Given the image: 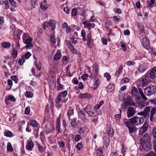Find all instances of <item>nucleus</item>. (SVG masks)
Returning a JSON list of instances; mask_svg holds the SVG:
<instances>
[{
  "label": "nucleus",
  "mask_w": 156,
  "mask_h": 156,
  "mask_svg": "<svg viewBox=\"0 0 156 156\" xmlns=\"http://www.w3.org/2000/svg\"><path fill=\"white\" fill-rule=\"evenodd\" d=\"M50 41L52 43H55L56 39L55 35L53 34H51L50 35Z\"/></svg>",
  "instance_id": "obj_31"
},
{
  "label": "nucleus",
  "mask_w": 156,
  "mask_h": 156,
  "mask_svg": "<svg viewBox=\"0 0 156 156\" xmlns=\"http://www.w3.org/2000/svg\"><path fill=\"white\" fill-rule=\"evenodd\" d=\"M150 78V75L148 73H146L144 76L140 79V81L143 87H144L147 85L149 81Z\"/></svg>",
  "instance_id": "obj_4"
},
{
  "label": "nucleus",
  "mask_w": 156,
  "mask_h": 156,
  "mask_svg": "<svg viewBox=\"0 0 156 156\" xmlns=\"http://www.w3.org/2000/svg\"><path fill=\"white\" fill-rule=\"evenodd\" d=\"M139 91L142 98L144 100H147V98H146V97L144 95L143 91L139 89Z\"/></svg>",
  "instance_id": "obj_30"
},
{
  "label": "nucleus",
  "mask_w": 156,
  "mask_h": 156,
  "mask_svg": "<svg viewBox=\"0 0 156 156\" xmlns=\"http://www.w3.org/2000/svg\"><path fill=\"white\" fill-rule=\"evenodd\" d=\"M140 107L143 108L147 105V103L145 101H141L140 102Z\"/></svg>",
  "instance_id": "obj_38"
},
{
  "label": "nucleus",
  "mask_w": 156,
  "mask_h": 156,
  "mask_svg": "<svg viewBox=\"0 0 156 156\" xmlns=\"http://www.w3.org/2000/svg\"><path fill=\"white\" fill-rule=\"evenodd\" d=\"M30 112V108L29 106L27 107L25 110V113L26 114H28Z\"/></svg>",
  "instance_id": "obj_57"
},
{
  "label": "nucleus",
  "mask_w": 156,
  "mask_h": 156,
  "mask_svg": "<svg viewBox=\"0 0 156 156\" xmlns=\"http://www.w3.org/2000/svg\"><path fill=\"white\" fill-rule=\"evenodd\" d=\"M138 93L136 88L134 87L131 91V94L133 96H137Z\"/></svg>",
  "instance_id": "obj_25"
},
{
  "label": "nucleus",
  "mask_w": 156,
  "mask_h": 156,
  "mask_svg": "<svg viewBox=\"0 0 156 156\" xmlns=\"http://www.w3.org/2000/svg\"><path fill=\"white\" fill-rule=\"evenodd\" d=\"M5 135L7 137H11L12 135V133L10 131H8L5 133Z\"/></svg>",
  "instance_id": "obj_45"
},
{
  "label": "nucleus",
  "mask_w": 156,
  "mask_h": 156,
  "mask_svg": "<svg viewBox=\"0 0 156 156\" xmlns=\"http://www.w3.org/2000/svg\"><path fill=\"white\" fill-rule=\"evenodd\" d=\"M123 66L122 65L119 66L118 70L116 71L115 73V75L117 76H118L122 72Z\"/></svg>",
  "instance_id": "obj_20"
},
{
  "label": "nucleus",
  "mask_w": 156,
  "mask_h": 156,
  "mask_svg": "<svg viewBox=\"0 0 156 156\" xmlns=\"http://www.w3.org/2000/svg\"><path fill=\"white\" fill-rule=\"evenodd\" d=\"M31 122H30L29 125H31L34 127H37L38 126V123L35 120H31Z\"/></svg>",
  "instance_id": "obj_26"
},
{
  "label": "nucleus",
  "mask_w": 156,
  "mask_h": 156,
  "mask_svg": "<svg viewBox=\"0 0 156 156\" xmlns=\"http://www.w3.org/2000/svg\"><path fill=\"white\" fill-rule=\"evenodd\" d=\"M49 27L48 22H46L43 25V28L44 29H46L47 28Z\"/></svg>",
  "instance_id": "obj_62"
},
{
  "label": "nucleus",
  "mask_w": 156,
  "mask_h": 156,
  "mask_svg": "<svg viewBox=\"0 0 156 156\" xmlns=\"http://www.w3.org/2000/svg\"><path fill=\"white\" fill-rule=\"evenodd\" d=\"M152 133L154 137L156 139V128L154 127L152 130Z\"/></svg>",
  "instance_id": "obj_61"
},
{
  "label": "nucleus",
  "mask_w": 156,
  "mask_h": 156,
  "mask_svg": "<svg viewBox=\"0 0 156 156\" xmlns=\"http://www.w3.org/2000/svg\"><path fill=\"white\" fill-rule=\"evenodd\" d=\"M113 86H112L111 84H109L107 87V90L109 92H112L114 89Z\"/></svg>",
  "instance_id": "obj_35"
},
{
  "label": "nucleus",
  "mask_w": 156,
  "mask_h": 156,
  "mask_svg": "<svg viewBox=\"0 0 156 156\" xmlns=\"http://www.w3.org/2000/svg\"><path fill=\"white\" fill-rule=\"evenodd\" d=\"M58 90H62L64 89L63 85L62 84H59L57 87Z\"/></svg>",
  "instance_id": "obj_54"
},
{
  "label": "nucleus",
  "mask_w": 156,
  "mask_h": 156,
  "mask_svg": "<svg viewBox=\"0 0 156 156\" xmlns=\"http://www.w3.org/2000/svg\"><path fill=\"white\" fill-rule=\"evenodd\" d=\"M123 123L129 129V133H135L136 131L137 128L135 126H132L128 121L125 119L123 121Z\"/></svg>",
  "instance_id": "obj_3"
},
{
  "label": "nucleus",
  "mask_w": 156,
  "mask_h": 156,
  "mask_svg": "<svg viewBox=\"0 0 156 156\" xmlns=\"http://www.w3.org/2000/svg\"><path fill=\"white\" fill-rule=\"evenodd\" d=\"M3 3L5 5V9H8L9 8V5L8 1H3Z\"/></svg>",
  "instance_id": "obj_56"
},
{
  "label": "nucleus",
  "mask_w": 156,
  "mask_h": 156,
  "mask_svg": "<svg viewBox=\"0 0 156 156\" xmlns=\"http://www.w3.org/2000/svg\"><path fill=\"white\" fill-rule=\"evenodd\" d=\"M87 113L90 116H95L96 114L95 112L93 111H92V110L89 111L87 112Z\"/></svg>",
  "instance_id": "obj_37"
},
{
  "label": "nucleus",
  "mask_w": 156,
  "mask_h": 156,
  "mask_svg": "<svg viewBox=\"0 0 156 156\" xmlns=\"http://www.w3.org/2000/svg\"><path fill=\"white\" fill-rule=\"evenodd\" d=\"M83 24L84 25V28H87L88 30H90L91 28H94L95 26V24L93 23H90L88 20L84 21Z\"/></svg>",
  "instance_id": "obj_7"
},
{
  "label": "nucleus",
  "mask_w": 156,
  "mask_h": 156,
  "mask_svg": "<svg viewBox=\"0 0 156 156\" xmlns=\"http://www.w3.org/2000/svg\"><path fill=\"white\" fill-rule=\"evenodd\" d=\"M100 83V80L99 79H97L95 80L93 84L94 89H96L98 87Z\"/></svg>",
  "instance_id": "obj_23"
},
{
  "label": "nucleus",
  "mask_w": 156,
  "mask_h": 156,
  "mask_svg": "<svg viewBox=\"0 0 156 156\" xmlns=\"http://www.w3.org/2000/svg\"><path fill=\"white\" fill-rule=\"evenodd\" d=\"M71 126L72 127L75 126L76 124V121L75 119H73L71 122Z\"/></svg>",
  "instance_id": "obj_51"
},
{
  "label": "nucleus",
  "mask_w": 156,
  "mask_h": 156,
  "mask_svg": "<svg viewBox=\"0 0 156 156\" xmlns=\"http://www.w3.org/2000/svg\"><path fill=\"white\" fill-rule=\"evenodd\" d=\"M8 100L10 101H15V98L14 97L12 96L9 95L8 96Z\"/></svg>",
  "instance_id": "obj_60"
},
{
  "label": "nucleus",
  "mask_w": 156,
  "mask_h": 156,
  "mask_svg": "<svg viewBox=\"0 0 156 156\" xmlns=\"http://www.w3.org/2000/svg\"><path fill=\"white\" fill-rule=\"evenodd\" d=\"M127 121L132 124V126H136L142 124L144 122V119L141 117L134 116Z\"/></svg>",
  "instance_id": "obj_1"
},
{
  "label": "nucleus",
  "mask_w": 156,
  "mask_h": 156,
  "mask_svg": "<svg viewBox=\"0 0 156 156\" xmlns=\"http://www.w3.org/2000/svg\"><path fill=\"white\" fill-rule=\"evenodd\" d=\"M94 66H95V68H94V79H95L97 75L98 74V62H96L94 64Z\"/></svg>",
  "instance_id": "obj_18"
},
{
  "label": "nucleus",
  "mask_w": 156,
  "mask_h": 156,
  "mask_svg": "<svg viewBox=\"0 0 156 156\" xmlns=\"http://www.w3.org/2000/svg\"><path fill=\"white\" fill-rule=\"evenodd\" d=\"M70 51L72 52L73 53H75V52L76 51L74 48V47L72 44L70 46H68Z\"/></svg>",
  "instance_id": "obj_48"
},
{
  "label": "nucleus",
  "mask_w": 156,
  "mask_h": 156,
  "mask_svg": "<svg viewBox=\"0 0 156 156\" xmlns=\"http://www.w3.org/2000/svg\"><path fill=\"white\" fill-rule=\"evenodd\" d=\"M25 96L28 98H31L33 96V94L30 91L26 92L25 93Z\"/></svg>",
  "instance_id": "obj_34"
},
{
  "label": "nucleus",
  "mask_w": 156,
  "mask_h": 156,
  "mask_svg": "<svg viewBox=\"0 0 156 156\" xmlns=\"http://www.w3.org/2000/svg\"><path fill=\"white\" fill-rule=\"evenodd\" d=\"M31 54L30 52H27L24 55H23L22 56V58H23L25 60V59H28L31 56Z\"/></svg>",
  "instance_id": "obj_28"
},
{
  "label": "nucleus",
  "mask_w": 156,
  "mask_h": 156,
  "mask_svg": "<svg viewBox=\"0 0 156 156\" xmlns=\"http://www.w3.org/2000/svg\"><path fill=\"white\" fill-rule=\"evenodd\" d=\"M75 38L76 37L73 36L71 38V42L73 44H75L77 43V41L75 40Z\"/></svg>",
  "instance_id": "obj_63"
},
{
  "label": "nucleus",
  "mask_w": 156,
  "mask_h": 156,
  "mask_svg": "<svg viewBox=\"0 0 156 156\" xmlns=\"http://www.w3.org/2000/svg\"><path fill=\"white\" fill-rule=\"evenodd\" d=\"M104 76L106 77L107 80L108 81L111 79V76L109 73H105L104 74Z\"/></svg>",
  "instance_id": "obj_59"
},
{
  "label": "nucleus",
  "mask_w": 156,
  "mask_h": 156,
  "mask_svg": "<svg viewBox=\"0 0 156 156\" xmlns=\"http://www.w3.org/2000/svg\"><path fill=\"white\" fill-rule=\"evenodd\" d=\"M141 146L142 148L143 149L146 151L148 150L149 148H150L149 145H148L147 143H145L142 144Z\"/></svg>",
  "instance_id": "obj_24"
},
{
  "label": "nucleus",
  "mask_w": 156,
  "mask_h": 156,
  "mask_svg": "<svg viewBox=\"0 0 156 156\" xmlns=\"http://www.w3.org/2000/svg\"><path fill=\"white\" fill-rule=\"evenodd\" d=\"M142 43L143 46L144 48L147 49L150 48L149 44V40H148L147 37H144L142 39Z\"/></svg>",
  "instance_id": "obj_9"
},
{
  "label": "nucleus",
  "mask_w": 156,
  "mask_h": 156,
  "mask_svg": "<svg viewBox=\"0 0 156 156\" xmlns=\"http://www.w3.org/2000/svg\"><path fill=\"white\" fill-rule=\"evenodd\" d=\"M148 128V123L147 122H145L140 129L139 135H142L145 133L147 132Z\"/></svg>",
  "instance_id": "obj_6"
},
{
  "label": "nucleus",
  "mask_w": 156,
  "mask_h": 156,
  "mask_svg": "<svg viewBox=\"0 0 156 156\" xmlns=\"http://www.w3.org/2000/svg\"><path fill=\"white\" fill-rule=\"evenodd\" d=\"M129 80L127 77H125L123 78L121 80V83H128L129 82Z\"/></svg>",
  "instance_id": "obj_53"
},
{
  "label": "nucleus",
  "mask_w": 156,
  "mask_h": 156,
  "mask_svg": "<svg viewBox=\"0 0 156 156\" xmlns=\"http://www.w3.org/2000/svg\"><path fill=\"white\" fill-rule=\"evenodd\" d=\"M76 148L78 150H80L82 148V145L81 143H77L76 146Z\"/></svg>",
  "instance_id": "obj_49"
},
{
  "label": "nucleus",
  "mask_w": 156,
  "mask_h": 156,
  "mask_svg": "<svg viewBox=\"0 0 156 156\" xmlns=\"http://www.w3.org/2000/svg\"><path fill=\"white\" fill-rule=\"evenodd\" d=\"M61 56V54L59 50H58L56 53L55 54L53 59L55 61H57L59 59Z\"/></svg>",
  "instance_id": "obj_19"
},
{
  "label": "nucleus",
  "mask_w": 156,
  "mask_h": 156,
  "mask_svg": "<svg viewBox=\"0 0 156 156\" xmlns=\"http://www.w3.org/2000/svg\"><path fill=\"white\" fill-rule=\"evenodd\" d=\"M108 135L110 136H112L114 134V131L112 129H110L108 132Z\"/></svg>",
  "instance_id": "obj_43"
},
{
  "label": "nucleus",
  "mask_w": 156,
  "mask_h": 156,
  "mask_svg": "<svg viewBox=\"0 0 156 156\" xmlns=\"http://www.w3.org/2000/svg\"><path fill=\"white\" fill-rule=\"evenodd\" d=\"M90 95L87 93H84L83 94H81L78 96V98L80 99H89L90 98Z\"/></svg>",
  "instance_id": "obj_15"
},
{
  "label": "nucleus",
  "mask_w": 156,
  "mask_h": 156,
  "mask_svg": "<svg viewBox=\"0 0 156 156\" xmlns=\"http://www.w3.org/2000/svg\"><path fill=\"white\" fill-rule=\"evenodd\" d=\"M60 117L59 116L57 119L56 123L55 124V126L56 128V130L57 131L58 133H60L61 132L60 129Z\"/></svg>",
  "instance_id": "obj_12"
},
{
  "label": "nucleus",
  "mask_w": 156,
  "mask_h": 156,
  "mask_svg": "<svg viewBox=\"0 0 156 156\" xmlns=\"http://www.w3.org/2000/svg\"><path fill=\"white\" fill-rule=\"evenodd\" d=\"M7 149L9 151H12L13 150L12 147L10 143H8L7 146Z\"/></svg>",
  "instance_id": "obj_40"
},
{
  "label": "nucleus",
  "mask_w": 156,
  "mask_h": 156,
  "mask_svg": "<svg viewBox=\"0 0 156 156\" xmlns=\"http://www.w3.org/2000/svg\"><path fill=\"white\" fill-rule=\"evenodd\" d=\"M119 111V114H116L115 115L116 121L117 122H118L120 121V119L121 118V114L122 113V110L120 109Z\"/></svg>",
  "instance_id": "obj_21"
},
{
  "label": "nucleus",
  "mask_w": 156,
  "mask_h": 156,
  "mask_svg": "<svg viewBox=\"0 0 156 156\" xmlns=\"http://www.w3.org/2000/svg\"><path fill=\"white\" fill-rule=\"evenodd\" d=\"M25 62V60L23 58H22V56L21 58L18 61V63L19 65H23Z\"/></svg>",
  "instance_id": "obj_44"
},
{
  "label": "nucleus",
  "mask_w": 156,
  "mask_h": 156,
  "mask_svg": "<svg viewBox=\"0 0 156 156\" xmlns=\"http://www.w3.org/2000/svg\"><path fill=\"white\" fill-rule=\"evenodd\" d=\"M77 14L76 9H73L72 10L71 14L72 16H75Z\"/></svg>",
  "instance_id": "obj_47"
},
{
  "label": "nucleus",
  "mask_w": 156,
  "mask_h": 156,
  "mask_svg": "<svg viewBox=\"0 0 156 156\" xmlns=\"http://www.w3.org/2000/svg\"><path fill=\"white\" fill-rule=\"evenodd\" d=\"M156 113V108H152L150 110V120L152 122L154 120V115Z\"/></svg>",
  "instance_id": "obj_11"
},
{
  "label": "nucleus",
  "mask_w": 156,
  "mask_h": 156,
  "mask_svg": "<svg viewBox=\"0 0 156 156\" xmlns=\"http://www.w3.org/2000/svg\"><path fill=\"white\" fill-rule=\"evenodd\" d=\"M150 110L151 108L150 106H147L144 108L143 111L138 112L137 114L139 115L142 116L144 118L147 117H149Z\"/></svg>",
  "instance_id": "obj_5"
},
{
  "label": "nucleus",
  "mask_w": 156,
  "mask_h": 156,
  "mask_svg": "<svg viewBox=\"0 0 156 156\" xmlns=\"http://www.w3.org/2000/svg\"><path fill=\"white\" fill-rule=\"evenodd\" d=\"M151 2L149 3V5L147 7L149 9H150L153 7L154 4L155 2V0H150Z\"/></svg>",
  "instance_id": "obj_36"
},
{
  "label": "nucleus",
  "mask_w": 156,
  "mask_h": 156,
  "mask_svg": "<svg viewBox=\"0 0 156 156\" xmlns=\"http://www.w3.org/2000/svg\"><path fill=\"white\" fill-rule=\"evenodd\" d=\"M88 75L87 74H83L82 76V79L84 80H86L88 77Z\"/></svg>",
  "instance_id": "obj_58"
},
{
  "label": "nucleus",
  "mask_w": 156,
  "mask_h": 156,
  "mask_svg": "<svg viewBox=\"0 0 156 156\" xmlns=\"http://www.w3.org/2000/svg\"><path fill=\"white\" fill-rule=\"evenodd\" d=\"M61 100V97L59 95L57 97L56 100L55 102L57 104H58Z\"/></svg>",
  "instance_id": "obj_52"
},
{
  "label": "nucleus",
  "mask_w": 156,
  "mask_h": 156,
  "mask_svg": "<svg viewBox=\"0 0 156 156\" xmlns=\"http://www.w3.org/2000/svg\"><path fill=\"white\" fill-rule=\"evenodd\" d=\"M144 91L145 94L146 96H150L153 94L156 95V86L151 85L145 88Z\"/></svg>",
  "instance_id": "obj_2"
},
{
  "label": "nucleus",
  "mask_w": 156,
  "mask_h": 156,
  "mask_svg": "<svg viewBox=\"0 0 156 156\" xmlns=\"http://www.w3.org/2000/svg\"><path fill=\"white\" fill-rule=\"evenodd\" d=\"M124 104L126 106L129 105L134 106L136 105L135 103L130 98H129L125 102Z\"/></svg>",
  "instance_id": "obj_13"
},
{
  "label": "nucleus",
  "mask_w": 156,
  "mask_h": 156,
  "mask_svg": "<svg viewBox=\"0 0 156 156\" xmlns=\"http://www.w3.org/2000/svg\"><path fill=\"white\" fill-rule=\"evenodd\" d=\"M91 106L90 105H88L84 108V110L87 112L91 110Z\"/></svg>",
  "instance_id": "obj_42"
},
{
  "label": "nucleus",
  "mask_w": 156,
  "mask_h": 156,
  "mask_svg": "<svg viewBox=\"0 0 156 156\" xmlns=\"http://www.w3.org/2000/svg\"><path fill=\"white\" fill-rule=\"evenodd\" d=\"M11 55H12V57L14 58H16L17 55V52L16 50L13 48L12 51Z\"/></svg>",
  "instance_id": "obj_27"
},
{
  "label": "nucleus",
  "mask_w": 156,
  "mask_h": 156,
  "mask_svg": "<svg viewBox=\"0 0 156 156\" xmlns=\"http://www.w3.org/2000/svg\"><path fill=\"white\" fill-rule=\"evenodd\" d=\"M41 63L40 62H39L36 65H35V66L38 70H40L41 69Z\"/></svg>",
  "instance_id": "obj_50"
},
{
  "label": "nucleus",
  "mask_w": 156,
  "mask_h": 156,
  "mask_svg": "<svg viewBox=\"0 0 156 156\" xmlns=\"http://www.w3.org/2000/svg\"><path fill=\"white\" fill-rule=\"evenodd\" d=\"M32 41V39L31 38H28L23 41L24 43L27 44L25 46L27 49H31L32 48L33 45L31 43Z\"/></svg>",
  "instance_id": "obj_8"
},
{
  "label": "nucleus",
  "mask_w": 156,
  "mask_h": 156,
  "mask_svg": "<svg viewBox=\"0 0 156 156\" xmlns=\"http://www.w3.org/2000/svg\"><path fill=\"white\" fill-rule=\"evenodd\" d=\"M10 78L11 80L14 81L15 83L18 82V79L16 76H11Z\"/></svg>",
  "instance_id": "obj_46"
},
{
  "label": "nucleus",
  "mask_w": 156,
  "mask_h": 156,
  "mask_svg": "<svg viewBox=\"0 0 156 156\" xmlns=\"http://www.w3.org/2000/svg\"><path fill=\"white\" fill-rule=\"evenodd\" d=\"M145 156H156V155L154 151H151L146 154Z\"/></svg>",
  "instance_id": "obj_41"
},
{
  "label": "nucleus",
  "mask_w": 156,
  "mask_h": 156,
  "mask_svg": "<svg viewBox=\"0 0 156 156\" xmlns=\"http://www.w3.org/2000/svg\"><path fill=\"white\" fill-rule=\"evenodd\" d=\"M96 156H103V153L102 152V150L101 149L98 150L96 151Z\"/></svg>",
  "instance_id": "obj_33"
},
{
  "label": "nucleus",
  "mask_w": 156,
  "mask_h": 156,
  "mask_svg": "<svg viewBox=\"0 0 156 156\" xmlns=\"http://www.w3.org/2000/svg\"><path fill=\"white\" fill-rule=\"evenodd\" d=\"M68 94L67 91L65 90L63 92L60 93L59 95L61 97H65L67 96Z\"/></svg>",
  "instance_id": "obj_32"
},
{
  "label": "nucleus",
  "mask_w": 156,
  "mask_h": 156,
  "mask_svg": "<svg viewBox=\"0 0 156 156\" xmlns=\"http://www.w3.org/2000/svg\"><path fill=\"white\" fill-rule=\"evenodd\" d=\"M135 64V62L132 61H128L126 62V65L128 66H133Z\"/></svg>",
  "instance_id": "obj_55"
},
{
  "label": "nucleus",
  "mask_w": 156,
  "mask_h": 156,
  "mask_svg": "<svg viewBox=\"0 0 156 156\" xmlns=\"http://www.w3.org/2000/svg\"><path fill=\"white\" fill-rule=\"evenodd\" d=\"M146 69V66L144 65H142L140 66L138 69V70L140 73H142L145 71Z\"/></svg>",
  "instance_id": "obj_22"
},
{
  "label": "nucleus",
  "mask_w": 156,
  "mask_h": 156,
  "mask_svg": "<svg viewBox=\"0 0 156 156\" xmlns=\"http://www.w3.org/2000/svg\"><path fill=\"white\" fill-rule=\"evenodd\" d=\"M149 75L150 79H153L156 78V67H154L151 70Z\"/></svg>",
  "instance_id": "obj_14"
},
{
  "label": "nucleus",
  "mask_w": 156,
  "mask_h": 156,
  "mask_svg": "<svg viewBox=\"0 0 156 156\" xmlns=\"http://www.w3.org/2000/svg\"><path fill=\"white\" fill-rule=\"evenodd\" d=\"M36 2L37 0H31L30 4L31 6H33L34 8H35L34 6L36 4Z\"/></svg>",
  "instance_id": "obj_64"
},
{
  "label": "nucleus",
  "mask_w": 156,
  "mask_h": 156,
  "mask_svg": "<svg viewBox=\"0 0 156 156\" xmlns=\"http://www.w3.org/2000/svg\"><path fill=\"white\" fill-rule=\"evenodd\" d=\"M81 138L80 135L77 134L75 136V140L76 142H78Z\"/></svg>",
  "instance_id": "obj_39"
},
{
  "label": "nucleus",
  "mask_w": 156,
  "mask_h": 156,
  "mask_svg": "<svg viewBox=\"0 0 156 156\" xmlns=\"http://www.w3.org/2000/svg\"><path fill=\"white\" fill-rule=\"evenodd\" d=\"M1 45L4 48H8L10 47V44L9 42H5L2 43Z\"/></svg>",
  "instance_id": "obj_29"
},
{
  "label": "nucleus",
  "mask_w": 156,
  "mask_h": 156,
  "mask_svg": "<svg viewBox=\"0 0 156 156\" xmlns=\"http://www.w3.org/2000/svg\"><path fill=\"white\" fill-rule=\"evenodd\" d=\"M34 145L32 141H29L26 146V148L27 150L31 151L32 150L34 147Z\"/></svg>",
  "instance_id": "obj_16"
},
{
  "label": "nucleus",
  "mask_w": 156,
  "mask_h": 156,
  "mask_svg": "<svg viewBox=\"0 0 156 156\" xmlns=\"http://www.w3.org/2000/svg\"><path fill=\"white\" fill-rule=\"evenodd\" d=\"M55 22L52 20H50L48 22L49 27H51V30L53 31L55 29Z\"/></svg>",
  "instance_id": "obj_17"
},
{
  "label": "nucleus",
  "mask_w": 156,
  "mask_h": 156,
  "mask_svg": "<svg viewBox=\"0 0 156 156\" xmlns=\"http://www.w3.org/2000/svg\"><path fill=\"white\" fill-rule=\"evenodd\" d=\"M135 113V110L133 107H129L127 112V116L130 118L134 115Z\"/></svg>",
  "instance_id": "obj_10"
}]
</instances>
